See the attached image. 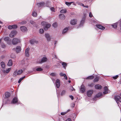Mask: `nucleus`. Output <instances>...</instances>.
<instances>
[{"mask_svg": "<svg viewBox=\"0 0 121 121\" xmlns=\"http://www.w3.org/2000/svg\"><path fill=\"white\" fill-rule=\"evenodd\" d=\"M41 24L42 25L44 26V28L45 30H47L51 26V25L48 23L45 22H41Z\"/></svg>", "mask_w": 121, "mask_h": 121, "instance_id": "obj_1", "label": "nucleus"}, {"mask_svg": "<svg viewBox=\"0 0 121 121\" xmlns=\"http://www.w3.org/2000/svg\"><path fill=\"white\" fill-rule=\"evenodd\" d=\"M114 98L117 104H118L119 102H121V97L119 96H115Z\"/></svg>", "mask_w": 121, "mask_h": 121, "instance_id": "obj_2", "label": "nucleus"}, {"mask_svg": "<svg viewBox=\"0 0 121 121\" xmlns=\"http://www.w3.org/2000/svg\"><path fill=\"white\" fill-rule=\"evenodd\" d=\"M94 91L93 90H90L87 91V96L89 97H91L93 94Z\"/></svg>", "mask_w": 121, "mask_h": 121, "instance_id": "obj_3", "label": "nucleus"}, {"mask_svg": "<svg viewBox=\"0 0 121 121\" xmlns=\"http://www.w3.org/2000/svg\"><path fill=\"white\" fill-rule=\"evenodd\" d=\"M17 32L15 30H13L11 32V33L9 35V36L11 38L13 37L16 35Z\"/></svg>", "mask_w": 121, "mask_h": 121, "instance_id": "obj_4", "label": "nucleus"}, {"mask_svg": "<svg viewBox=\"0 0 121 121\" xmlns=\"http://www.w3.org/2000/svg\"><path fill=\"white\" fill-rule=\"evenodd\" d=\"M20 42L19 39L16 38H13L12 40V43L13 45H16Z\"/></svg>", "mask_w": 121, "mask_h": 121, "instance_id": "obj_5", "label": "nucleus"}, {"mask_svg": "<svg viewBox=\"0 0 121 121\" xmlns=\"http://www.w3.org/2000/svg\"><path fill=\"white\" fill-rule=\"evenodd\" d=\"M11 103L13 104L17 103V104H20V102L19 101H18L17 98L16 97H15L13 99L11 102Z\"/></svg>", "mask_w": 121, "mask_h": 121, "instance_id": "obj_6", "label": "nucleus"}, {"mask_svg": "<svg viewBox=\"0 0 121 121\" xmlns=\"http://www.w3.org/2000/svg\"><path fill=\"white\" fill-rule=\"evenodd\" d=\"M86 87L83 84L82 85L81 87L80 90V91L82 93H83L85 91Z\"/></svg>", "mask_w": 121, "mask_h": 121, "instance_id": "obj_7", "label": "nucleus"}, {"mask_svg": "<svg viewBox=\"0 0 121 121\" xmlns=\"http://www.w3.org/2000/svg\"><path fill=\"white\" fill-rule=\"evenodd\" d=\"M30 48H27L25 50V54L26 56L27 57H29V51L30 50Z\"/></svg>", "mask_w": 121, "mask_h": 121, "instance_id": "obj_8", "label": "nucleus"}, {"mask_svg": "<svg viewBox=\"0 0 121 121\" xmlns=\"http://www.w3.org/2000/svg\"><path fill=\"white\" fill-rule=\"evenodd\" d=\"M13 49L15 50L17 53H18L21 51V48L20 46H18L16 47V49Z\"/></svg>", "mask_w": 121, "mask_h": 121, "instance_id": "obj_9", "label": "nucleus"}, {"mask_svg": "<svg viewBox=\"0 0 121 121\" xmlns=\"http://www.w3.org/2000/svg\"><path fill=\"white\" fill-rule=\"evenodd\" d=\"M56 86L57 88H59L60 86V81L59 79H57L56 80Z\"/></svg>", "mask_w": 121, "mask_h": 121, "instance_id": "obj_10", "label": "nucleus"}, {"mask_svg": "<svg viewBox=\"0 0 121 121\" xmlns=\"http://www.w3.org/2000/svg\"><path fill=\"white\" fill-rule=\"evenodd\" d=\"M96 26L97 28L101 30H104L105 29V27L100 25H96Z\"/></svg>", "mask_w": 121, "mask_h": 121, "instance_id": "obj_11", "label": "nucleus"}, {"mask_svg": "<svg viewBox=\"0 0 121 121\" xmlns=\"http://www.w3.org/2000/svg\"><path fill=\"white\" fill-rule=\"evenodd\" d=\"M77 20L76 19L72 20L70 22V24L72 25H74L77 24Z\"/></svg>", "mask_w": 121, "mask_h": 121, "instance_id": "obj_12", "label": "nucleus"}, {"mask_svg": "<svg viewBox=\"0 0 121 121\" xmlns=\"http://www.w3.org/2000/svg\"><path fill=\"white\" fill-rule=\"evenodd\" d=\"M47 58L46 57H43L41 60L39 61V63H42L46 61L47 60Z\"/></svg>", "mask_w": 121, "mask_h": 121, "instance_id": "obj_13", "label": "nucleus"}, {"mask_svg": "<svg viewBox=\"0 0 121 121\" xmlns=\"http://www.w3.org/2000/svg\"><path fill=\"white\" fill-rule=\"evenodd\" d=\"M95 88L96 89L100 90L101 89L102 86L99 84H97L95 85Z\"/></svg>", "mask_w": 121, "mask_h": 121, "instance_id": "obj_14", "label": "nucleus"}, {"mask_svg": "<svg viewBox=\"0 0 121 121\" xmlns=\"http://www.w3.org/2000/svg\"><path fill=\"white\" fill-rule=\"evenodd\" d=\"M20 29L23 32L26 31L27 30L25 26H21L20 27Z\"/></svg>", "mask_w": 121, "mask_h": 121, "instance_id": "obj_15", "label": "nucleus"}, {"mask_svg": "<svg viewBox=\"0 0 121 121\" xmlns=\"http://www.w3.org/2000/svg\"><path fill=\"white\" fill-rule=\"evenodd\" d=\"M5 98H8L10 97L11 95L10 93L8 92H6L5 93Z\"/></svg>", "mask_w": 121, "mask_h": 121, "instance_id": "obj_16", "label": "nucleus"}, {"mask_svg": "<svg viewBox=\"0 0 121 121\" xmlns=\"http://www.w3.org/2000/svg\"><path fill=\"white\" fill-rule=\"evenodd\" d=\"M30 43L32 44H34L35 43H38V41L34 39L30 40Z\"/></svg>", "mask_w": 121, "mask_h": 121, "instance_id": "obj_17", "label": "nucleus"}, {"mask_svg": "<svg viewBox=\"0 0 121 121\" xmlns=\"http://www.w3.org/2000/svg\"><path fill=\"white\" fill-rule=\"evenodd\" d=\"M44 3L43 2L37 3V5L39 7H42L44 4Z\"/></svg>", "mask_w": 121, "mask_h": 121, "instance_id": "obj_18", "label": "nucleus"}, {"mask_svg": "<svg viewBox=\"0 0 121 121\" xmlns=\"http://www.w3.org/2000/svg\"><path fill=\"white\" fill-rule=\"evenodd\" d=\"M59 16L60 18L61 19L64 20L65 19V17L64 15L63 14H60Z\"/></svg>", "mask_w": 121, "mask_h": 121, "instance_id": "obj_19", "label": "nucleus"}, {"mask_svg": "<svg viewBox=\"0 0 121 121\" xmlns=\"http://www.w3.org/2000/svg\"><path fill=\"white\" fill-rule=\"evenodd\" d=\"M99 78L98 77L96 76L93 80L94 82H98L99 80Z\"/></svg>", "mask_w": 121, "mask_h": 121, "instance_id": "obj_20", "label": "nucleus"}, {"mask_svg": "<svg viewBox=\"0 0 121 121\" xmlns=\"http://www.w3.org/2000/svg\"><path fill=\"white\" fill-rule=\"evenodd\" d=\"M94 78V76L93 75H92L86 77V79L87 80H92Z\"/></svg>", "mask_w": 121, "mask_h": 121, "instance_id": "obj_21", "label": "nucleus"}, {"mask_svg": "<svg viewBox=\"0 0 121 121\" xmlns=\"http://www.w3.org/2000/svg\"><path fill=\"white\" fill-rule=\"evenodd\" d=\"M45 36L47 39V40L49 41L50 40V38L49 34H46L45 35Z\"/></svg>", "mask_w": 121, "mask_h": 121, "instance_id": "obj_22", "label": "nucleus"}, {"mask_svg": "<svg viewBox=\"0 0 121 121\" xmlns=\"http://www.w3.org/2000/svg\"><path fill=\"white\" fill-rule=\"evenodd\" d=\"M60 76H64L65 78L67 80V78L66 75L65 74H64L62 73H60Z\"/></svg>", "mask_w": 121, "mask_h": 121, "instance_id": "obj_23", "label": "nucleus"}, {"mask_svg": "<svg viewBox=\"0 0 121 121\" xmlns=\"http://www.w3.org/2000/svg\"><path fill=\"white\" fill-rule=\"evenodd\" d=\"M104 91L103 92V93L104 94H105L108 93V88L106 86H105L104 88Z\"/></svg>", "mask_w": 121, "mask_h": 121, "instance_id": "obj_24", "label": "nucleus"}, {"mask_svg": "<svg viewBox=\"0 0 121 121\" xmlns=\"http://www.w3.org/2000/svg\"><path fill=\"white\" fill-rule=\"evenodd\" d=\"M13 64L12 61L11 60H9V62L8 63L7 65L8 66H11Z\"/></svg>", "mask_w": 121, "mask_h": 121, "instance_id": "obj_25", "label": "nucleus"}, {"mask_svg": "<svg viewBox=\"0 0 121 121\" xmlns=\"http://www.w3.org/2000/svg\"><path fill=\"white\" fill-rule=\"evenodd\" d=\"M36 70L37 71H41L43 70V69L41 68L40 67H36Z\"/></svg>", "mask_w": 121, "mask_h": 121, "instance_id": "obj_26", "label": "nucleus"}, {"mask_svg": "<svg viewBox=\"0 0 121 121\" xmlns=\"http://www.w3.org/2000/svg\"><path fill=\"white\" fill-rule=\"evenodd\" d=\"M0 64L2 67V68L3 69H5V63L4 62H2Z\"/></svg>", "mask_w": 121, "mask_h": 121, "instance_id": "obj_27", "label": "nucleus"}, {"mask_svg": "<svg viewBox=\"0 0 121 121\" xmlns=\"http://www.w3.org/2000/svg\"><path fill=\"white\" fill-rule=\"evenodd\" d=\"M117 23L118 22H116L112 24V26L114 28H116L117 27Z\"/></svg>", "mask_w": 121, "mask_h": 121, "instance_id": "obj_28", "label": "nucleus"}, {"mask_svg": "<svg viewBox=\"0 0 121 121\" xmlns=\"http://www.w3.org/2000/svg\"><path fill=\"white\" fill-rule=\"evenodd\" d=\"M102 93L101 92L98 93L95 96V97L96 98H99L100 97L102 96Z\"/></svg>", "mask_w": 121, "mask_h": 121, "instance_id": "obj_29", "label": "nucleus"}, {"mask_svg": "<svg viewBox=\"0 0 121 121\" xmlns=\"http://www.w3.org/2000/svg\"><path fill=\"white\" fill-rule=\"evenodd\" d=\"M62 65L63 66V67L65 69H66V68L67 66L66 63L64 62H62Z\"/></svg>", "mask_w": 121, "mask_h": 121, "instance_id": "obj_30", "label": "nucleus"}, {"mask_svg": "<svg viewBox=\"0 0 121 121\" xmlns=\"http://www.w3.org/2000/svg\"><path fill=\"white\" fill-rule=\"evenodd\" d=\"M32 15L33 17H36L37 16V14L36 12L35 11H34L33 10Z\"/></svg>", "mask_w": 121, "mask_h": 121, "instance_id": "obj_31", "label": "nucleus"}, {"mask_svg": "<svg viewBox=\"0 0 121 121\" xmlns=\"http://www.w3.org/2000/svg\"><path fill=\"white\" fill-rule=\"evenodd\" d=\"M4 40L6 41H11V40H10L9 38V37H6L4 38Z\"/></svg>", "mask_w": 121, "mask_h": 121, "instance_id": "obj_32", "label": "nucleus"}, {"mask_svg": "<svg viewBox=\"0 0 121 121\" xmlns=\"http://www.w3.org/2000/svg\"><path fill=\"white\" fill-rule=\"evenodd\" d=\"M23 71L22 69L19 70L17 72L18 75H20L22 72Z\"/></svg>", "mask_w": 121, "mask_h": 121, "instance_id": "obj_33", "label": "nucleus"}, {"mask_svg": "<svg viewBox=\"0 0 121 121\" xmlns=\"http://www.w3.org/2000/svg\"><path fill=\"white\" fill-rule=\"evenodd\" d=\"M18 75V74L17 72V71L16 70L14 72L13 74V76L14 77H15L16 76Z\"/></svg>", "mask_w": 121, "mask_h": 121, "instance_id": "obj_34", "label": "nucleus"}, {"mask_svg": "<svg viewBox=\"0 0 121 121\" xmlns=\"http://www.w3.org/2000/svg\"><path fill=\"white\" fill-rule=\"evenodd\" d=\"M68 29H69L68 27H66L64 28L63 31L62 33L63 34L65 33L68 30Z\"/></svg>", "mask_w": 121, "mask_h": 121, "instance_id": "obj_35", "label": "nucleus"}, {"mask_svg": "<svg viewBox=\"0 0 121 121\" xmlns=\"http://www.w3.org/2000/svg\"><path fill=\"white\" fill-rule=\"evenodd\" d=\"M66 9H64L61 10L60 11V12L63 13H65L66 12Z\"/></svg>", "mask_w": 121, "mask_h": 121, "instance_id": "obj_36", "label": "nucleus"}, {"mask_svg": "<svg viewBox=\"0 0 121 121\" xmlns=\"http://www.w3.org/2000/svg\"><path fill=\"white\" fill-rule=\"evenodd\" d=\"M94 85V84L93 83H91L88 84V86L91 87H92Z\"/></svg>", "mask_w": 121, "mask_h": 121, "instance_id": "obj_37", "label": "nucleus"}, {"mask_svg": "<svg viewBox=\"0 0 121 121\" xmlns=\"http://www.w3.org/2000/svg\"><path fill=\"white\" fill-rule=\"evenodd\" d=\"M12 26L13 29H16L17 27V25L16 24L13 25H12Z\"/></svg>", "mask_w": 121, "mask_h": 121, "instance_id": "obj_38", "label": "nucleus"}, {"mask_svg": "<svg viewBox=\"0 0 121 121\" xmlns=\"http://www.w3.org/2000/svg\"><path fill=\"white\" fill-rule=\"evenodd\" d=\"M25 76H24L23 77H22L20 78L18 81V83H20L22 81V80L24 79V78H25Z\"/></svg>", "mask_w": 121, "mask_h": 121, "instance_id": "obj_39", "label": "nucleus"}, {"mask_svg": "<svg viewBox=\"0 0 121 121\" xmlns=\"http://www.w3.org/2000/svg\"><path fill=\"white\" fill-rule=\"evenodd\" d=\"M73 2H65V4L67 5H70Z\"/></svg>", "mask_w": 121, "mask_h": 121, "instance_id": "obj_40", "label": "nucleus"}, {"mask_svg": "<svg viewBox=\"0 0 121 121\" xmlns=\"http://www.w3.org/2000/svg\"><path fill=\"white\" fill-rule=\"evenodd\" d=\"M1 46L2 48H5L6 47V45L4 43H2L1 44Z\"/></svg>", "mask_w": 121, "mask_h": 121, "instance_id": "obj_41", "label": "nucleus"}, {"mask_svg": "<svg viewBox=\"0 0 121 121\" xmlns=\"http://www.w3.org/2000/svg\"><path fill=\"white\" fill-rule=\"evenodd\" d=\"M56 74L54 73H51L50 74V76L52 77H55L56 76Z\"/></svg>", "mask_w": 121, "mask_h": 121, "instance_id": "obj_42", "label": "nucleus"}, {"mask_svg": "<svg viewBox=\"0 0 121 121\" xmlns=\"http://www.w3.org/2000/svg\"><path fill=\"white\" fill-rule=\"evenodd\" d=\"M11 57L13 58H14L16 57V56L14 54H12L11 55Z\"/></svg>", "mask_w": 121, "mask_h": 121, "instance_id": "obj_43", "label": "nucleus"}, {"mask_svg": "<svg viewBox=\"0 0 121 121\" xmlns=\"http://www.w3.org/2000/svg\"><path fill=\"white\" fill-rule=\"evenodd\" d=\"M44 30L43 29H40L39 30V33L40 34H43L44 33Z\"/></svg>", "mask_w": 121, "mask_h": 121, "instance_id": "obj_44", "label": "nucleus"}, {"mask_svg": "<svg viewBox=\"0 0 121 121\" xmlns=\"http://www.w3.org/2000/svg\"><path fill=\"white\" fill-rule=\"evenodd\" d=\"M11 69V68H8V69H7L6 71V73H8L10 71Z\"/></svg>", "mask_w": 121, "mask_h": 121, "instance_id": "obj_45", "label": "nucleus"}, {"mask_svg": "<svg viewBox=\"0 0 121 121\" xmlns=\"http://www.w3.org/2000/svg\"><path fill=\"white\" fill-rule=\"evenodd\" d=\"M119 77V76L118 75H116L115 76H113L112 77V78L114 79H117Z\"/></svg>", "mask_w": 121, "mask_h": 121, "instance_id": "obj_46", "label": "nucleus"}, {"mask_svg": "<svg viewBox=\"0 0 121 121\" xmlns=\"http://www.w3.org/2000/svg\"><path fill=\"white\" fill-rule=\"evenodd\" d=\"M65 90H63V91L61 93V95H64L65 94Z\"/></svg>", "mask_w": 121, "mask_h": 121, "instance_id": "obj_47", "label": "nucleus"}, {"mask_svg": "<svg viewBox=\"0 0 121 121\" xmlns=\"http://www.w3.org/2000/svg\"><path fill=\"white\" fill-rule=\"evenodd\" d=\"M51 10L53 12H55V9L54 7H52L50 8Z\"/></svg>", "mask_w": 121, "mask_h": 121, "instance_id": "obj_48", "label": "nucleus"}, {"mask_svg": "<svg viewBox=\"0 0 121 121\" xmlns=\"http://www.w3.org/2000/svg\"><path fill=\"white\" fill-rule=\"evenodd\" d=\"M8 28L9 30H11L13 29L12 25H9L8 26Z\"/></svg>", "mask_w": 121, "mask_h": 121, "instance_id": "obj_49", "label": "nucleus"}, {"mask_svg": "<svg viewBox=\"0 0 121 121\" xmlns=\"http://www.w3.org/2000/svg\"><path fill=\"white\" fill-rule=\"evenodd\" d=\"M52 26L54 27H56L57 26V24L56 23H55L52 24Z\"/></svg>", "mask_w": 121, "mask_h": 121, "instance_id": "obj_50", "label": "nucleus"}, {"mask_svg": "<svg viewBox=\"0 0 121 121\" xmlns=\"http://www.w3.org/2000/svg\"><path fill=\"white\" fill-rule=\"evenodd\" d=\"M67 113V112H61V115L63 116V115H65V114H66Z\"/></svg>", "mask_w": 121, "mask_h": 121, "instance_id": "obj_51", "label": "nucleus"}, {"mask_svg": "<svg viewBox=\"0 0 121 121\" xmlns=\"http://www.w3.org/2000/svg\"><path fill=\"white\" fill-rule=\"evenodd\" d=\"M89 16L90 17H93V16L91 12L90 13Z\"/></svg>", "mask_w": 121, "mask_h": 121, "instance_id": "obj_52", "label": "nucleus"}, {"mask_svg": "<svg viewBox=\"0 0 121 121\" xmlns=\"http://www.w3.org/2000/svg\"><path fill=\"white\" fill-rule=\"evenodd\" d=\"M26 21H24L21 22V23L22 24L26 23Z\"/></svg>", "mask_w": 121, "mask_h": 121, "instance_id": "obj_53", "label": "nucleus"}, {"mask_svg": "<svg viewBox=\"0 0 121 121\" xmlns=\"http://www.w3.org/2000/svg\"><path fill=\"white\" fill-rule=\"evenodd\" d=\"M30 22L32 24H34L35 23V22H34L32 21H30Z\"/></svg>", "mask_w": 121, "mask_h": 121, "instance_id": "obj_54", "label": "nucleus"}, {"mask_svg": "<svg viewBox=\"0 0 121 121\" xmlns=\"http://www.w3.org/2000/svg\"><path fill=\"white\" fill-rule=\"evenodd\" d=\"M65 121H72V120L70 118H68Z\"/></svg>", "mask_w": 121, "mask_h": 121, "instance_id": "obj_55", "label": "nucleus"}, {"mask_svg": "<svg viewBox=\"0 0 121 121\" xmlns=\"http://www.w3.org/2000/svg\"><path fill=\"white\" fill-rule=\"evenodd\" d=\"M69 97L71 98V99L72 100L73 99H74L73 96L72 95H71L69 96Z\"/></svg>", "mask_w": 121, "mask_h": 121, "instance_id": "obj_56", "label": "nucleus"}, {"mask_svg": "<svg viewBox=\"0 0 121 121\" xmlns=\"http://www.w3.org/2000/svg\"><path fill=\"white\" fill-rule=\"evenodd\" d=\"M53 55L54 56V57L56 59L57 58V56L55 54H53Z\"/></svg>", "mask_w": 121, "mask_h": 121, "instance_id": "obj_57", "label": "nucleus"}, {"mask_svg": "<svg viewBox=\"0 0 121 121\" xmlns=\"http://www.w3.org/2000/svg\"><path fill=\"white\" fill-rule=\"evenodd\" d=\"M84 22V20H81V24L82 23H83Z\"/></svg>", "mask_w": 121, "mask_h": 121, "instance_id": "obj_58", "label": "nucleus"}, {"mask_svg": "<svg viewBox=\"0 0 121 121\" xmlns=\"http://www.w3.org/2000/svg\"><path fill=\"white\" fill-rule=\"evenodd\" d=\"M119 25L120 27V30H121V20L120 21Z\"/></svg>", "mask_w": 121, "mask_h": 121, "instance_id": "obj_59", "label": "nucleus"}, {"mask_svg": "<svg viewBox=\"0 0 121 121\" xmlns=\"http://www.w3.org/2000/svg\"><path fill=\"white\" fill-rule=\"evenodd\" d=\"M71 90L72 91H73L74 90H75V89L74 88H73V86H72L71 87Z\"/></svg>", "mask_w": 121, "mask_h": 121, "instance_id": "obj_60", "label": "nucleus"}, {"mask_svg": "<svg viewBox=\"0 0 121 121\" xmlns=\"http://www.w3.org/2000/svg\"><path fill=\"white\" fill-rule=\"evenodd\" d=\"M80 5H81V6H83V7H84V4H82V3H81V4Z\"/></svg>", "mask_w": 121, "mask_h": 121, "instance_id": "obj_61", "label": "nucleus"}, {"mask_svg": "<svg viewBox=\"0 0 121 121\" xmlns=\"http://www.w3.org/2000/svg\"><path fill=\"white\" fill-rule=\"evenodd\" d=\"M84 7L86 8H88V7L87 5H84Z\"/></svg>", "mask_w": 121, "mask_h": 121, "instance_id": "obj_62", "label": "nucleus"}, {"mask_svg": "<svg viewBox=\"0 0 121 121\" xmlns=\"http://www.w3.org/2000/svg\"><path fill=\"white\" fill-rule=\"evenodd\" d=\"M3 72L4 73H5L6 72V71L5 70H2Z\"/></svg>", "mask_w": 121, "mask_h": 121, "instance_id": "obj_63", "label": "nucleus"}, {"mask_svg": "<svg viewBox=\"0 0 121 121\" xmlns=\"http://www.w3.org/2000/svg\"><path fill=\"white\" fill-rule=\"evenodd\" d=\"M70 111V110L69 109H68V110L66 112H67V113L68 112H69Z\"/></svg>", "mask_w": 121, "mask_h": 121, "instance_id": "obj_64", "label": "nucleus"}]
</instances>
